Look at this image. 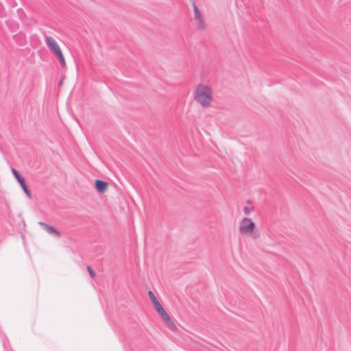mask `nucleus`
I'll return each instance as SVG.
<instances>
[{"mask_svg":"<svg viewBox=\"0 0 351 351\" xmlns=\"http://www.w3.org/2000/svg\"><path fill=\"white\" fill-rule=\"evenodd\" d=\"M63 83H64V77H62L60 79V82H59V83H58V86H62Z\"/></svg>","mask_w":351,"mask_h":351,"instance_id":"obj_12","label":"nucleus"},{"mask_svg":"<svg viewBox=\"0 0 351 351\" xmlns=\"http://www.w3.org/2000/svg\"><path fill=\"white\" fill-rule=\"evenodd\" d=\"M56 56L60 59L62 65L64 66L65 64V60H64L62 52L60 51V53H58V54H56Z\"/></svg>","mask_w":351,"mask_h":351,"instance_id":"obj_10","label":"nucleus"},{"mask_svg":"<svg viewBox=\"0 0 351 351\" xmlns=\"http://www.w3.org/2000/svg\"><path fill=\"white\" fill-rule=\"evenodd\" d=\"M247 204H248L249 206H246L243 208V213L245 215H249L254 210V206L251 205L250 201H247Z\"/></svg>","mask_w":351,"mask_h":351,"instance_id":"obj_9","label":"nucleus"},{"mask_svg":"<svg viewBox=\"0 0 351 351\" xmlns=\"http://www.w3.org/2000/svg\"><path fill=\"white\" fill-rule=\"evenodd\" d=\"M193 23L196 29L199 31H204L206 28V23L204 19V15L202 12L199 10L195 3H193Z\"/></svg>","mask_w":351,"mask_h":351,"instance_id":"obj_4","label":"nucleus"},{"mask_svg":"<svg viewBox=\"0 0 351 351\" xmlns=\"http://www.w3.org/2000/svg\"><path fill=\"white\" fill-rule=\"evenodd\" d=\"M148 295L154 305L155 310L159 315L160 319L164 322L165 326L171 330L176 331L177 330L176 324H174L171 317L167 314L166 311L164 309L162 306L160 304V303L158 302L154 293L152 291H149L148 292Z\"/></svg>","mask_w":351,"mask_h":351,"instance_id":"obj_3","label":"nucleus"},{"mask_svg":"<svg viewBox=\"0 0 351 351\" xmlns=\"http://www.w3.org/2000/svg\"><path fill=\"white\" fill-rule=\"evenodd\" d=\"M238 230L240 234L246 236L252 240L258 239L261 235L254 222L247 217L239 221Z\"/></svg>","mask_w":351,"mask_h":351,"instance_id":"obj_2","label":"nucleus"},{"mask_svg":"<svg viewBox=\"0 0 351 351\" xmlns=\"http://www.w3.org/2000/svg\"><path fill=\"white\" fill-rule=\"evenodd\" d=\"M38 224L42 227L43 230H45L47 233L49 234H55L57 237H59L60 233L58 230H56L52 226H49L48 224L39 221Z\"/></svg>","mask_w":351,"mask_h":351,"instance_id":"obj_8","label":"nucleus"},{"mask_svg":"<svg viewBox=\"0 0 351 351\" xmlns=\"http://www.w3.org/2000/svg\"><path fill=\"white\" fill-rule=\"evenodd\" d=\"M193 98L202 108H209L213 101L212 88L204 84H199L194 90Z\"/></svg>","mask_w":351,"mask_h":351,"instance_id":"obj_1","label":"nucleus"},{"mask_svg":"<svg viewBox=\"0 0 351 351\" xmlns=\"http://www.w3.org/2000/svg\"><path fill=\"white\" fill-rule=\"evenodd\" d=\"M45 43L51 51L56 55L62 51L57 42L52 37L45 36Z\"/></svg>","mask_w":351,"mask_h":351,"instance_id":"obj_6","label":"nucleus"},{"mask_svg":"<svg viewBox=\"0 0 351 351\" xmlns=\"http://www.w3.org/2000/svg\"><path fill=\"white\" fill-rule=\"evenodd\" d=\"M12 172L14 174L15 178L17 180L21 186L22 187L25 193L29 197H31V193L27 189V186L25 184V179L21 176L19 171L14 168L12 169Z\"/></svg>","mask_w":351,"mask_h":351,"instance_id":"obj_5","label":"nucleus"},{"mask_svg":"<svg viewBox=\"0 0 351 351\" xmlns=\"http://www.w3.org/2000/svg\"><path fill=\"white\" fill-rule=\"evenodd\" d=\"M108 186V184L105 181L96 180L95 182V189L99 193H104L107 190Z\"/></svg>","mask_w":351,"mask_h":351,"instance_id":"obj_7","label":"nucleus"},{"mask_svg":"<svg viewBox=\"0 0 351 351\" xmlns=\"http://www.w3.org/2000/svg\"><path fill=\"white\" fill-rule=\"evenodd\" d=\"M87 270L91 278H94L95 276V272L93 270L90 266H87Z\"/></svg>","mask_w":351,"mask_h":351,"instance_id":"obj_11","label":"nucleus"}]
</instances>
